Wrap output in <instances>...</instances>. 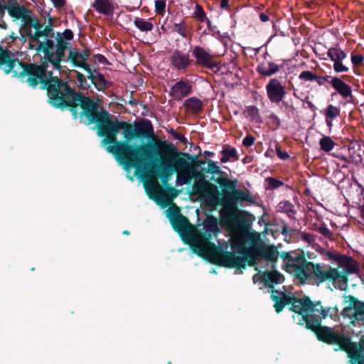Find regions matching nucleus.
I'll return each instance as SVG.
<instances>
[{"mask_svg":"<svg viewBox=\"0 0 364 364\" xmlns=\"http://www.w3.org/2000/svg\"><path fill=\"white\" fill-rule=\"evenodd\" d=\"M237 180L236 178L229 179V196L233 193L238 189H237Z\"/></svg>","mask_w":364,"mask_h":364,"instance_id":"nucleus-62","label":"nucleus"},{"mask_svg":"<svg viewBox=\"0 0 364 364\" xmlns=\"http://www.w3.org/2000/svg\"><path fill=\"white\" fill-rule=\"evenodd\" d=\"M189 170H179L177 173V182L181 184H188L190 183L191 177L189 173Z\"/></svg>","mask_w":364,"mask_h":364,"instance_id":"nucleus-42","label":"nucleus"},{"mask_svg":"<svg viewBox=\"0 0 364 364\" xmlns=\"http://www.w3.org/2000/svg\"><path fill=\"white\" fill-rule=\"evenodd\" d=\"M165 186H166V196L169 200L174 199L180 193V191L176 188L168 186V183Z\"/></svg>","mask_w":364,"mask_h":364,"instance_id":"nucleus-54","label":"nucleus"},{"mask_svg":"<svg viewBox=\"0 0 364 364\" xmlns=\"http://www.w3.org/2000/svg\"><path fill=\"white\" fill-rule=\"evenodd\" d=\"M134 24L138 29L143 32L151 31L154 28V25L151 21L138 17L135 18Z\"/></svg>","mask_w":364,"mask_h":364,"instance_id":"nucleus-36","label":"nucleus"},{"mask_svg":"<svg viewBox=\"0 0 364 364\" xmlns=\"http://www.w3.org/2000/svg\"><path fill=\"white\" fill-rule=\"evenodd\" d=\"M173 229L179 235L182 240L190 247L202 234L203 222L197 225H193L188 218L183 215L170 223Z\"/></svg>","mask_w":364,"mask_h":364,"instance_id":"nucleus-13","label":"nucleus"},{"mask_svg":"<svg viewBox=\"0 0 364 364\" xmlns=\"http://www.w3.org/2000/svg\"><path fill=\"white\" fill-rule=\"evenodd\" d=\"M48 64L43 60L40 64L19 61L12 57L9 50L0 46V69L6 75L13 73L14 77L33 89L40 85V89L43 90L49 79L48 75L53 74L52 70H48Z\"/></svg>","mask_w":364,"mask_h":364,"instance_id":"nucleus-4","label":"nucleus"},{"mask_svg":"<svg viewBox=\"0 0 364 364\" xmlns=\"http://www.w3.org/2000/svg\"><path fill=\"white\" fill-rule=\"evenodd\" d=\"M320 305V301H312L308 296L296 298L295 302L291 304L289 311L298 314V322L300 326L306 328V323L311 320L309 316L316 313V306Z\"/></svg>","mask_w":364,"mask_h":364,"instance_id":"nucleus-14","label":"nucleus"},{"mask_svg":"<svg viewBox=\"0 0 364 364\" xmlns=\"http://www.w3.org/2000/svg\"><path fill=\"white\" fill-rule=\"evenodd\" d=\"M86 73L88 74L87 78L90 80L91 84L94 85L98 91H104L111 85V82L106 80L104 75L100 72L95 70L92 71L90 68V71Z\"/></svg>","mask_w":364,"mask_h":364,"instance_id":"nucleus-28","label":"nucleus"},{"mask_svg":"<svg viewBox=\"0 0 364 364\" xmlns=\"http://www.w3.org/2000/svg\"><path fill=\"white\" fill-rule=\"evenodd\" d=\"M246 112L248 117H250L252 121L260 123L262 122L261 116L259 112V109L256 106H249L246 108Z\"/></svg>","mask_w":364,"mask_h":364,"instance_id":"nucleus-43","label":"nucleus"},{"mask_svg":"<svg viewBox=\"0 0 364 364\" xmlns=\"http://www.w3.org/2000/svg\"><path fill=\"white\" fill-rule=\"evenodd\" d=\"M255 138L252 135H247L242 140V145L245 147H250L255 143Z\"/></svg>","mask_w":364,"mask_h":364,"instance_id":"nucleus-60","label":"nucleus"},{"mask_svg":"<svg viewBox=\"0 0 364 364\" xmlns=\"http://www.w3.org/2000/svg\"><path fill=\"white\" fill-rule=\"evenodd\" d=\"M276 153L277 156L282 160H287L289 159V154L285 151H282L279 146H276Z\"/></svg>","mask_w":364,"mask_h":364,"instance_id":"nucleus-59","label":"nucleus"},{"mask_svg":"<svg viewBox=\"0 0 364 364\" xmlns=\"http://www.w3.org/2000/svg\"><path fill=\"white\" fill-rule=\"evenodd\" d=\"M193 17L198 20L200 22H204L206 20V14L203 9V7L196 4L195 7V11L193 13Z\"/></svg>","mask_w":364,"mask_h":364,"instance_id":"nucleus-48","label":"nucleus"},{"mask_svg":"<svg viewBox=\"0 0 364 364\" xmlns=\"http://www.w3.org/2000/svg\"><path fill=\"white\" fill-rule=\"evenodd\" d=\"M221 174L222 171L220 170L218 173L212 174L210 179L215 180V183L220 186L222 193L216 186L205 181L196 183L193 185V189L201 194L207 206L211 208L222 206L219 224L228 230V178L222 176Z\"/></svg>","mask_w":364,"mask_h":364,"instance_id":"nucleus-7","label":"nucleus"},{"mask_svg":"<svg viewBox=\"0 0 364 364\" xmlns=\"http://www.w3.org/2000/svg\"><path fill=\"white\" fill-rule=\"evenodd\" d=\"M191 85L188 82L181 80L171 87L170 95L173 98L180 100L191 94Z\"/></svg>","mask_w":364,"mask_h":364,"instance_id":"nucleus-27","label":"nucleus"},{"mask_svg":"<svg viewBox=\"0 0 364 364\" xmlns=\"http://www.w3.org/2000/svg\"><path fill=\"white\" fill-rule=\"evenodd\" d=\"M6 9L9 16L14 19H22L26 16V13H30V10L25 6L20 5L16 1L9 3L6 7L1 8V13L4 14Z\"/></svg>","mask_w":364,"mask_h":364,"instance_id":"nucleus-25","label":"nucleus"},{"mask_svg":"<svg viewBox=\"0 0 364 364\" xmlns=\"http://www.w3.org/2000/svg\"><path fill=\"white\" fill-rule=\"evenodd\" d=\"M341 314L343 318H349V323L353 326H355L357 323H360V322L364 321V316L358 314V313L354 311L353 310L350 312H348L347 315L345 314L343 311Z\"/></svg>","mask_w":364,"mask_h":364,"instance_id":"nucleus-38","label":"nucleus"},{"mask_svg":"<svg viewBox=\"0 0 364 364\" xmlns=\"http://www.w3.org/2000/svg\"><path fill=\"white\" fill-rule=\"evenodd\" d=\"M340 266L344 267L342 272L338 270L337 280L343 284L348 283V275L357 273L359 271L358 263L351 257L342 255L338 259Z\"/></svg>","mask_w":364,"mask_h":364,"instance_id":"nucleus-19","label":"nucleus"},{"mask_svg":"<svg viewBox=\"0 0 364 364\" xmlns=\"http://www.w3.org/2000/svg\"><path fill=\"white\" fill-rule=\"evenodd\" d=\"M73 72L77 78L78 87L82 90H88L90 87L91 84L87 82L85 76L77 70H74Z\"/></svg>","mask_w":364,"mask_h":364,"instance_id":"nucleus-39","label":"nucleus"},{"mask_svg":"<svg viewBox=\"0 0 364 364\" xmlns=\"http://www.w3.org/2000/svg\"><path fill=\"white\" fill-rule=\"evenodd\" d=\"M269 119L272 120V124L274 125L275 129H277L280 126V119L274 113H272L269 116Z\"/></svg>","mask_w":364,"mask_h":364,"instance_id":"nucleus-63","label":"nucleus"},{"mask_svg":"<svg viewBox=\"0 0 364 364\" xmlns=\"http://www.w3.org/2000/svg\"><path fill=\"white\" fill-rule=\"evenodd\" d=\"M265 183L267 184V186L266 187L267 190H274L284 186V183L282 181L273 177L266 178Z\"/></svg>","mask_w":364,"mask_h":364,"instance_id":"nucleus-44","label":"nucleus"},{"mask_svg":"<svg viewBox=\"0 0 364 364\" xmlns=\"http://www.w3.org/2000/svg\"><path fill=\"white\" fill-rule=\"evenodd\" d=\"M149 159L144 166L135 168L136 172L147 173L149 177H155L166 186L173 175L179 170L191 169V161L196 168H200L202 174L217 173L220 167L211 160L197 159L196 156L181 152L172 143L159 140L156 146L150 149Z\"/></svg>","mask_w":364,"mask_h":364,"instance_id":"nucleus-1","label":"nucleus"},{"mask_svg":"<svg viewBox=\"0 0 364 364\" xmlns=\"http://www.w3.org/2000/svg\"><path fill=\"white\" fill-rule=\"evenodd\" d=\"M260 281L269 289V291L274 293V284H282L284 281L282 274L273 269L272 271H264L262 272Z\"/></svg>","mask_w":364,"mask_h":364,"instance_id":"nucleus-22","label":"nucleus"},{"mask_svg":"<svg viewBox=\"0 0 364 364\" xmlns=\"http://www.w3.org/2000/svg\"><path fill=\"white\" fill-rule=\"evenodd\" d=\"M92 7L100 14L112 16L114 13V6L110 0H95Z\"/></svg>","mask_w":364,"mask_h":364,"instance_id":"nucleus-29","label":"nucleus"},{"mask_svg":"<svg viewBox=\"0 0 364 364\" xmlns=\"http://www.w3.org/2000/svg\"><path fill=\"white\" fill-rule=\"evenodd\" d=\"M308 267L305 269L306 274V281L309 279H313L316 284H320L325 282H332L334 284L338 281V269L328 266L327 268L318 263L309 262Z\"/></svg>","mask_w":364,"mask_h":364,"instance_id":"nucleus-15","label":"nucleus"},{"mask_svg":"<svg viewBox=\"0 0 364 364\" xmlns=\"http://www.w3.org/2000/svg\"><path fill=\"white\" fill-rule=\"evenodd\" d=\"M202 230V234L191 244L193 252L211 264L228 267V250L211 242L220 232L218 219L208 215L203 220Z\"/></svg>","mask_w":364,"mask_h":364,"instance_id":"nucleus-5","label":"nucleus"},{"mask_svg":"<svg viewBox=\"0 0 364 364\" xmlns=\"http://www.w3.org/2000/svg\"><path fill=\"white\" fill-rule=\"evenodd\" d=\"M166 2L164 0H156L155 1V11L157 14L164 16L165 14Z\"/></svg>","mask_w":364,"mask_h":364,"instance_id":"nucleus-53","label":"nucleus"},{"mask_svg":"<svg viewBox=\"0 0 364 364\" xmlns=\"http://www.w3.org/2000/svg\"><path fill=\"white\" fill-rule=\"evenodd\" d=\"M329 83L343 99L353 97L351 87L346 83L341 78L336 76L333 77L331 80H330Z\"/></svg>","mask_w":364,"mask_h":364,"instance_id":"nucleus-26","label":"nucleus"},{"mask_svg":"<svg viewBox=\"0 0 364 364\" xmlns=\"http://www.w3.org/2000/svg\"><path fill=\"white\" fill-rule=\"evenodd\" d=\"M276 293H272L271 294V299L274 302V307L275 309V311L279 314L282 312L286 306L284 304L283 301L281 300V296L275 294Z\"/></svg>","mask_w":364,"mask_h":364,"instance_id":"nucleus-45","label":"nucleus"},{"mask_svg":"<svg viewBox=\"0 0 364 364\" xmlns=\"http://www.w3.org/2000/svg\"><path fill=\"white\" fill-rule=\"evenodd\" d=\"M74 119L85 117V124L91 125L95 124L102 114V108L92 99L80 92L68 108Z\"/></svg>","mask_w":364,"mask_h":364,"instance_id":"nucleus-10","label":"nucleus"},{"mask_svg":"<svg viewBox=\"0 0 364 364\" xmlns=\"http://www.w3.org/2000/svg\"><path fill=\"white\" fill-rule=\"evenodd\" d=\"M319 145L322 151L329 152L334 148L336 143L330 136H324L319 140Z\"/></svg>","mask_w":364,"mask_h":364,"instance_id":"nucleus-40","label":"nucleus"},{"mask_svg":"<svg viewBox=\"0 0 364 364\" xmlns=\"http://www.w3.org/2000/svg\"><path fill=\"white\" fill-rule=\"evenodd\" d=\"M306 328L314 332L319 341L328 345H336L337 347L334 348L335 351L346 352L348 350L349 336L331 327L322 326L321 321L316 319V318L314 317L310 322L309 321L306 323Z\"/></svg>","mask_w":364,"mask_h":364,"instance_id":"nucleus-9","label":"nucleus"},{"mask_svg":"<svg viewBox=\"0 0 364 364\" xmlns=\"http://www.w3.org/2000/svg\"><path fill=\"white\" fill-rule=\"evenodd\" d=\"M274 293L281 296V300L285 305H291L296 301V297L294 295H291V294H286L284 291H282L279 290L275 291Z\"/></svg>","mask_w":364,"mask_h":364,"instance_id":"nucleus-46","label":"nucleus"},{"mask_svg":"<svg viewBox=\"0 0 364 364\" xmlns=\"http://www.w3.org/2000/svg\"><path fill=\"white\" fill-rule=\"evenodd\" d=\"M265 88L267 97L272 103H279L287 94L285 86L278 78L270 79Z\"/></svg>","mask_w":364,"mask_h":364,"instance_id":"nucleus-16","label":"nucleus"},{"mask_svg":"<svg viewBox=\"0 0 364 364\" xmlns=\"http://www.w3.org/2000/svg\"><path fill=\"white\" fill-rule=\"evenodd\" d=\"M26 33L29 41L37 43L38 44H39V42H41L40 41V38L42 37H45L44 33L43 32L42 29L36 31L34 33H32L31 28H26Z\"/></svg>","mask_w":364,"mask_h":364,"instance_id":"nucleus-41","label":"nucleus"},{"mask_svg":"<svg viewBox=\"0 0 364 364\" xmlns=\"http://www.w3.org/2000/svg\"><path fill=\"white\" fill-rule=\"evenodd\" d=\"M340 114V109L333 105H329L326 111V118L333 119Z\"/></svg>","mask_w":364,"mask_h":364,"instance_id":"nucleus-47","label":"nucleus"},{"mask_svg":"<svg viewBox=\"0 0 364 364\" xmlns=\"http://www.w3.org/2000/svg\"><path fill=\"white\" fill-rule=\"evenodd\" d=\"M246 202L249 205L257 204L255 198L250 191L239 189L230 194L229 199V239L245 231L250 230L255 216L247 210L239 208Z\"/></svg>","mask_w":364,"mask_h":364,"instance_id":"nucleus-6","label":"nucleus"},{"mask_svg":"<svg viewBox=\"0 0 364 364\" xmlns=\"http://www.w3.org/2000/svg\"><path fill=\"white\" fill-rule=\"evenodd\" d=\"M21 20L23 21V22H24V31L26 32V28H31L33 26V24L34 23V22L36 21V19L33 18L30 15V13H26L25 18H22Z\"/></svg>","mask_w":364,"mask_h":364,"instance_id":"nucleus-56","label":"nucleus"},{"mask_svg":"<svg viewBox=\"0 0 364 364\" xmlns=\"http://www.w3.org/2000/svg\"><path fill=\"white\" fill-rule=\"evenodd\" d=\"M328 57L333 61H343L346 58L347 54L338 47L330 48L327 51Z\"/></svg>","mask_w":364,"mask_h":364,"instance_id":"nucleus-34","label":"nucleus"},{"mask_svg":"<svg viewBox=\"0 0 364 364\" xmlns=\"http://www.w3.org/2000/svg\"><path fill=\"white\" fill-rule=\"evenodd\" d=\"M353 311L364 316V301H359L354 307Z\"/></svg>","mask_w":364,"mask_h":364,"instance_id":"nucleus-64","label":"nucleus"},{"mask_svg":"<svg viewBox=\"0 0 364 364\" xmlns=\"http://www.w3.org/2000/svg\"><path fill=\"white\" fill-rule=\"evenodd\" d=\"M349 305L343 309V313L347 315L348 312L353 310L354 307L360 301L356 297L352 295L348 296Z\"/></svg>","mask_w":364,"mask_h":364,"instance_id":"nucleus-51","label":"nucleus"},{"mask_svg":"<svg viewBox=\"0 0 364 364\" xmlns=\"http://www.w3.org/2000/svg\"><path fill=\"white\" fill-rule=\"evenodd\" d=\"M256 71L262 76L270 77L277 74L281 69L282 65L274 63L272 59L269 60L258 61Z\"/></svg>","mask_w":364,"mask_h":364,"instance_id":"nucleus-24","label":"nucleus"},{"mask_svg":"<svg viewBox=\"0 0 364 364\" xmlns=\"http://www.w3.org/2000/svg\"><path fill=\"white\" fill-rule=\"evenodd\" d=\"M318 232L326 238L331 239L333 236L331 231L326 227L325 224H323L318 228Z\"/></svg>","mask_w":364,"mask_h":364,"instance_id":"nucleus-57","label":"nucleus"},{"mask_svg":"<svg viewBox=\"0 0 364 364\" xmlns=\"http://www.w3.org/2000/svg\"><path fill=\"white\" fill-rule=\"evenodd\" d=\"M280 256L285 262L286 271L290 272L300 284H305L306 282L305 269L309 261L306 260L304 252L303 251L284 252Z\"/></svg>","mask_w":364,"mask_h":364,"instance_id":"nucleus-12","label":"nucleus"},{"mask_svg":"<svg viewBox=\"0 0 364 364\" xmlns=\"http://www.w3.org/2000/svg\"><path fill=\"white\" fill-rule=\"evenodd\" d=\"M185 107L193 114H198L202 111V102L196 97H192L184 102Z\"/></svg>","mask_w":364,"mask_h":364,"instance_id":"nucleus-33","label":"nucleus"},{"mask_svg":"<svg viewBox=\"0 0 364 364\" xmlns=\"http://www.w3.org/2000/svg\"><path fill=\"white\" fill-rule=\"evenodd\" d=\"M333 68L337 73H346L349 70L348 67L344 65L343 61L333 62Z\"/></svg>","mask_w":364,"mask_h":364,"instance_id":"nucleus-52","label":"nucleus"},{"mask_svg":"<svg viewBox=\"0 0 364 364\" xmlns=\"http://www.w3.org/2000/svg\"><path fill=\"white\" fill-rule=\"evenodd\" d=\"M68 60L72 63L75 68H80L84 69L86 72L90 71V65L85 62L81 54H80V50L75 48H70L68 57Z\"/></svg>","mask_w":364,"mask_h":364,"instance_id":"nucleus-30","label":"nucleus"},{"mask_svg":"<svg viewBox=\"0 0 364 364\" xmlns=\"http://www.w3.org/2000/svg\"><path fill=\"white\" fill-rule=\"evenodd\" d=\"M316 313H314V315L309 316L311 317V320L314 318L318 320L319 321H322L323 319H325L328 316H329L331 318H333L338 314L337 306L334 307H325L323 308L321 306V302L320 301V305L316 306Z\"/></svg>","mask_w":364,"mask_h":364,"instance_id":"nucleus-32","label":"nucleus"},{"mask_svg":"<svg viewBox=\"0 0 364 364\" xmlns=\"http://www.w3.org/2000/svg\"><path fill=\"white\" fill-rule=\"evenodd\" d=\"M229 246L235 253L229 252V269L235 268L237 274L245 269L247 265L257 270L259 257L271 262L275 269L279 252L274 245H264L258 232L245 231L229 239Z\"/></svg>","mask_w":364,"mask_h":364,"instance_id":"nucleus-2","label":"nucleus"},{"mask_svg":"<svg viewBox=\"0 0 364 364\" xmlns=\"http://www.w3.org/2000/svg\"><path fill=\"white\" fill-rule=\"evenodd\" d=\"M188 53H184L181 50L176 49L170 57L171 66L178 71H185L192 63Z\"/></svg>","mask_w":364,"mask_h":364,"instance_id":"nucleus-21","label":"nucleus"},{"mask_svg":"<svg viewBox=\"0 0 364 364\" xmlns=\"http://www.w3.org/2000/svg\"><path fill=\"white\" fill-rule=\"evenodd\" d=\"M364 58L362 55L351 53V62L355 66H359L363 64Z\"/></svg>","mask_w":364,"mask_h":364,"instance_id":"nucleus-58","label":"nucleus"},{"mask_svg":"<svg viewBox=\"0 0 364 364\" xmlns=\"http://www.w3.org/2000/svg\"><path fill=\"white\" fill-rule=\"evenodd\" d=\"M136 139H150L154 137V131L149 119H144L134 124Z\"/></svg>","mask_w":364,"mask_h":364,"instance_id":"nucleus-23","label":"nucleus"},{"mask_svg":"<svg viewBox=\"0 0 364 364\" xmlns=\"http://www.w3.org/2000/svg\"><path fill=\"white\" fill-rule=\"evenodd\" d=\"M278 208L280 212L285 213L289 218H293L296 213L294 205L289 200H284L279 203Z\"/></svg>","mask_w":364,"mask_h":364,"instance_id":"nucleus-37","label":"nucleus"},{"mask_svg":"<svg viewBox=\"0 0 364 364\" xmlns=\"http://www.w3.org/2000/svg\"><path fill=\"white\" fill-rule=\"evenodd\" d=\"M316 78V74L309 70L302 71L299 75V79L304 82L315 81Z\"/></svg>","mask_w":364,"mask_h":364,"instance_id":"nucleus-49","label":"nucleus"},{"mask_svg":"<svg viewBox=\"0 0 364 364\" xmlns=\"http://www.w3.org/2000/svg\"><path fill=\"white\" fill-rule=\"evenodd\" d=\"M48 77L49 79L43 88L47 90L48 102L55 108L68 109L80 92H76L68 82L54 76L53 73Z\"/></svg>","mask_w":364,"mask_h":364,"instance_id":"nucleus-8","label":"nucleus"},{"mask_svg":"<svg viewBox=\"0 0 364 364\" xmlns=\"http://www.w3.org/2000/svg\"><path fill=\"white\" fill-rule=\"evenodd\" d=\"M52 19H50L48 25L46 26L44 28H42L43 32L44 33L45 38H53L54 37V31L52 25Z\"/></svg>","mask_w":364,"mask_h":364,"instance_id":"nucleus-55","label":"nucleus"},{"mask_svg":"<svg viewBox=\"0 0 364 364\" xmlns=\"http://www.w3.org/2000/svg\"><path fill=\"white\" fill-rule=\"evenodd\" d=\"M346 353L350 358V364H364V340L353 342L349 337Z\"/></svg>","mask_w":364,"mask_h":364,"instance_id":"nucleus-20","label":"nucleus"},{"mask_svg":"<svg viewBox=\"0 0 364 364\" xmlns=\"http://www.w3.org/2000/svg\"><path fill=\"white\" fill-rule=\"evenodd\" d=\"M55 40V52H53V58H51V60H49V63L52 65L53 69L61 72L63 70L61 63L65 56V50L68 48L69 43L63 39L60 32L57 33Z\"/></svg>","mask_w":364,"mask_h":364,"instance_id":"nucleus-17","label":"nucleus"},{"mask_svg":"<svg viewBox=\"0 0 364 364\" xmlns=\"http://www.w3.org/2000/svg\"><path fill=\"white\" fill-rule=\"evenodd\" d=\"M120 121L117 117L111 115L107 110H102V114L95 123L97 135L103 137L102 145L104 146L116 145Z\"/></svg>","mask_w":364,"mask_h":364,"instance_id":"nucleus-11","label":"nucleus"},{"mask_svg":"<svg viewBox=\"0 0 364 364\" xmlns=\"http://www.w3.org/2000/svg\"><path fill=\"white\" fill-rule=\"evenodd\" d=\"M167 216L169 219L170 223H171V220L177 219L178 218L182 216L183 215L180 212V209L176 205L173 208H169L167 210Z\"/></svg>","mask_w":364,"mask_h":364,"instance_id":"nucleus-50","label":"nucleus"},{"mask_svg":"<svg viewBox=\"0 0 364 364\" xmlns=\"http://www.w3.org/2000/svg\"><path fill=\"white\" fill-rule=\"evenodd\" d=\"M46 38V41L45 42H39V44L36 46V50L37 53L43 52L44 56L41 60L49 63V60H51V58H53L55 43L52 38Z\"/></svg>","mask_w":364,"mask_h":364,"instance_id":"nucleus-31","label":"nucleus"},{"mask_svg":"<svg viewBox=\"0 0 364 364\" xmlns=\"http://www.w3.org/2000/svg\"><path fill=\"white\" fill-rule=\"evenodd\" d=\"M123 130L124 141L117 139L116 145L107 146L106 150L112 153L116 160L125 170L139 168L144 166L149 159L150 149L156 143H131L136 139L134 126L129 122L120 121L119 132Z\"/></svg>","mask_w":364,"mask_h":364,"instance_id":"nucleus-3","label":"nucleus"},{"mask_svg":"<svg viewBox=\"0 0 364 364\" xmlns=\"http://www.w3.org/2000/svg\"><path fill=\"white\" fill-rule=\"evenodd\" d=\"M172 31L177 33L183 38H188L191 36L190 31L183 21L178 23H174L172 27Z\"/></svg>","mask_w":364,"mask_h":364,"instance_id":"nucleus-35","label":"nucleus"},{"mask_svg":"<svg viewBox=\"0 0 364 364\" xmlns=\"http://www.w3.org/2000/svg\"><path fill=\"white\" fill-rule=\"evenodd\" d=\"M331 76L330 75H324V76H318L316 75V78L315 79V81L318 83V85H324L326 82L330 81L329 79L331 80Z\"/></svg>","mask_w":364,"mask_h":364,"instance_id":"nucleus-61","label":"nucleus"},{"mask_svg":"<svg viewBox=\"0 0 364 364\" xmlns=\"http://www.w3.org/2000/svg\"><path fill=\"white\" fill-rule=\"evenodd\" d=\"M192 55L196 58V63L202 67L209 68L214 72L220 70L218 65L213 60V56L203 48L196 46L193 48Z\"/></svg>","mask_w":364,"mask_h":364,"instance_id":"nucleus-18","label":"nucleus"}]
</instances>
